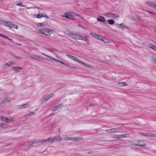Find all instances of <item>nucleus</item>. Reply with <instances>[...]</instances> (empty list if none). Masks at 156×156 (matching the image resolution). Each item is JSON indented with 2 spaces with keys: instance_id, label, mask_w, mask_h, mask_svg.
Wrapping results in <instances>:
<instances>
[{
  "instance_id": "nucleus-18",
  "label": "nucleus",
  "mask_w": 156,
  "mask_h": 156,
  "mask_svg": "<svg viewBox=\"0 0 156 156\" xmlns=\"http://www.w3.org/2000/svg\"><path fill=\"white\" fill-rule=\"evenodd\" d=\"M10 100V98L9 97H7L1 101V104H4L9 101Z\"/></svg>"
},
{
  "instance_id": "nucleus-4",
  "label": "nucleus",
  "mask_w": 156,
  "mask_h": 156,
  "mask_svg": "<svg viewBox=\"0 0 156 156\" xmlns=\"http://www.w3.org/2000/svg\"><path fill=\"white\" fill-rule=\"evenodd\" d=\"M133 144L136 146H145L146 145L145 143L141 140H136L134 141L133 143Z\"/></svg>"
},
{
  "instance_id": "nucleus-16",
  "label": "nucleus",
  "mask_w": 156,
  "mask_h": 156,
  "mask_svg": "<svg viewBox=\"0 0 156 156\" xmlns=\"http://www.w3.org/2000/svg\"><path fill=\"white\" fill-rule=\"evenodd\" d=\"M78 34H76L73 32H70L68 34V35L70 37L76 39L77 35H78Z\"/></svg>"
},
{
  "instance_id": "nucleus-57",
  "label": "nucleus",
  "mask_w": 156,
  "mask_h": 156,
  "mask_svg": "<svg viewBox=\"0 0 156 156\" xmlns=\"http://www.w3.org/2000/svg\"><path fill=\"white\" fill-rule=\"evenodd\" d=\"M58 132L59 133H61V129L60 128H59L58 129Z\"/></svg>"
},
{
  "instance_id": "nucleus-21",
  "label": "nucleus",
  "mask_w": 156,
  "mask_h": 156,
  "mask_svg": "<svg viewBox=\"0 0 156 156\" xmlns=\"http://www.w3.org/2000/svg\"><path fill=\"white\" fill-rule=\"evenodd\" d=\"M13 62H8V63L5 64L4 66V68H6L7 67L11 65H12V64H13Z\"/></svg>"
},
{
  "instance_id": "nucleus-30",
  "label": "nucleus",
  "mask_w": 156,
  "mask_h": 156,
  "mask_svg": "<svg viewBox=\"0 0 156 156\" xmlns=\"http://www.w3.org/2000/svg\"><path fill=\"white\" fill-rule=\"evenodd\" d=\"M44 22H42L41 23H37V27H41L44 25Z\"/></svg>"
},
{
  "instance_id": "nucleus-10",
  "label": "nucleus",
  "mask_w": 156,
  "mask_h": 156,
  "mask_svg": "<svg viewBox=\"0 0 156 156\" xmlns=\"http://www.w3.org/2000/svg\"><path fill=\"white\" fill-rule=\"evenodd\" d=\"M61 16L62 17H66L68 19L70 18L71 17L70 11L64 13L63 15H61Z\"/></svg>"
},
{
  "instance_id": "nucleus-55",
  "label": "nucleus",
  "mask_w": 156,
  "mask_h": 156,
  "mask_svg": "<svg viewBox=\"0 0 156 156\" xmlns=\"http://www.w3.org/2000/svg\"><path fill=\"white\" fill-rule=\"evenodd\" d=\"M147 12H148L150 13H151V14H155V13H154L152 12H150L149 11H147Z\"/></svg>"
},
{
  "instance_id": "nucleus-58",
  "label": "nucleus",
  "mask_w": 156,
  "mask_h": 156,
  "mask_svg": "<svg viewBox=\"0 0 156 156\" xmlns=\"http://www.w3.org/2000/svg\"><path fill=\"white\" fill-rule=\"evenodd\" d=\"M84 66L86 67H87V66H88V64L85 63Z\"/></svg>"
},
{
  "instance_id": "nucleus-59",
  "label": "nucleus",
  "mask_w": 156,
  "mask_h": 156,
  "mask_svg": "<svg viewBox=\"0 0 156 156\" xmlns=\"http://www.w3.org/2000/svg\"><path fill=\"white\" fill-rule=\"evenodd\" d=\"M91 66V65L88 64V66H87V67L90 68Z\"/></svg>"
},
{
  "instance_id": "nucleus-27",
  "label": "nucleus",
  "mask_w": 156,
  "mask_h": 156,
  "mask_svg": "<svg viewBox=\"0 0 156 156\" xmlns=\"http://www.w3.org/2000/svg\"><path fill=\"white\" fill-rule=\"evenodd\" d=\"M15 5L19 6L20 7H26V5H23L22 4V3L21 2H20V3H18L17 4H15Z\"/></svg>"
},
{
  "instance_id": "nucleus-49",
  "label": "nucleus",
  "mask_w": 156,
  "mask_h": 156,
  "mask_svg": "<svg viewBox=\"0 0 156 156\" xmlns=\"http://www.w3.org/2000/svg\"><path fill=\"white\" fill-rule=\"evenodd\" d=\"M24 105V108H27L30 105L28 104H27L23 105Z\"/></svg>"
},
{
  "instance_id": "nucleus-42",
  "label": "nucleus",
  "mask_w": 156,
  "mask_h": 156,
  "mask_svg": "<svg viewBox=\"0 0 156 156\" xmlns=\"http://www.w3.org/2000/svg\"><path fill=\"white\" fill-rule=\"evenodd\" d=\"M78 26L80 27H81V28L83 29H84V30H86V28L84 27V26H82V25H80V24H78Z\"/></svg>"
},
{
  "instance_id": "nucleus-17",
  "label": "nucleus",
  "mask_w": 156,
  "mask_h": 156,
  "mask_svg": "<svg viewBox=\"0 0 156 156\" xmlns=\"http://www.w3.org/2000/svg\"><path fill=\"white\" fill-rule=\"evenodd\" d=\"M118 26L119 28L123 27L122 30L124 31L125 30V29H126V27H127V26L123 23L118 24Z\"/></svg>"
},
{
  "instance_id": "nucleus-24",
  "label": "nucleus",
  "mask_w": 156,
  "mask_h": 156,
  "mask_svg": "<svg viewBox=\"0 0 156 156\" xmlns=\"http://www.w3.org/2000/svg\"><path fill=\"white\" fill-rule=\"evenodd\" d=\"M7 127L5 123H1L0 124V128H2L5 129Z\"/></svg>"
},
{
  "instance_id": "nucleus-50",
  "label": "nucleus",
  "mask_w": 156,
  "mask_h": 156,
  "mask_svg": "<svg viewBox=\"0 0 156 156\" xmlns=\"http://www.w3.org/2000/svg\"><path fill=\"white\" fill-rule=\"evenodd\" d=\"M76 16H79V17H80L83 20H84V18H83V16L81 15H80L78 14L77 13Z\"/></svg>"
},
{
  "instance_id": "nucleus-60",
  "label": "nucleus",
  "mask_w": 156,
  "mask_h": 156,
  "mask_svg": "<svg viewBox=\"0 0 156 156\" xmlns=\"http://www.w3.org/2000/svg\"><path fill=\"white\" fill-rule=\"evenodd\" d=\"M125 135H124V136H122V138H123V137H126V136H125Z\"/></svg>"
},
{
  "instance_id": "nucleus-15",
  "label": "nucleus",
  "mask_w": 156,
  "mask_h": 156,
  "mask_svg": "<svg viewBox=\"0 0 156 156\" xmlns=\"http://www.w3.org/2000/svg\"><path fill=\"white\" fill-rule=\"evenodd\" d=\"M14 120L11 117H9L8 118H7L5 116V119L4 121L9 123L12 122H13Z\"/></svg>"
},
{
  "instance_id": "nucleus-48",
  "label": "nucleus",
  "mask_w": 156,
  "mask_h": 156,
  "mask_svg": "<svg viewBox=\"0 0 156 156\" xmlns=\"http://www.w3.org/2000/svg\"><path fill=\"white\" fill-rule=\"evenodd\" d=\"M63 140H70V137H66V138H64V139H62V137H61Z\"/></svg>"
},
{
  "instance_id": "nucleus-62",
  "label": "nucleus",
  "mask_w": 156,
  "mask_h": 156,
  "mask_svg": "<svg viewBox=\"0 0 156 156\" xmlns=\"http://www.w3.org/2000/svg\"><path fill=\"white\" fill-rule=\"evenodd\" d=\"M133 20H135V18H133Z\"/></svg>"
},
{
  "instance_id": "nucleus-53",
  "label": "nucleus",
  "mask_w": 156,
  "mask_h": 156,
  "mask_svg": "<svg viewBox=\"0 0 156 156\" xmlns=\"http://www.w3.org/2000/svg\"><path fill=\"white\" fill-rule=\"evenodd\" d=\"M73 17H70V18H69V19L71 20H75L76 19Z\"/></svg>"
},
{
  "instance_id": "nucleus-33",
  "label": "nucleus",
  "mask_w": 156,
  "mask_h": 156,
  "mask_svg": "<svg viewBox=\"0 0 156 156\" xmlns=\"http://www.w3.org/2000/svg\"><path fill=\"white\" fill-rule=\"evenodd\" d=\"M24 108L23 105H20L17 106V109H20L23 108Z\"/></svg>"
},
{
  "instance_id": "nucleus-37",
  "label": "nucleus",
  "mask_w": 156,
  "mask_h": 156,
  "mask_svg": "<svg viewBox=\"0 0 156 156\" xmlns=\"http://www.w3.org/2000/svg\"><path fill=\"white\" fill-rule=\"evenodd\" d=\"M54 60H55V61H56L59 62L61 63L62 64H63L64 65H66H66H67V64H66L65 63H64V62H62L61 61L58 60L57 59H55V58H54Z\"/></svg>"
},
{
  "instance_id": "nucleus-40",
  "label": "nucleus",
  "mask_w": 156,
  "mask_h": 156,
  "mask_svg": "<svg viewBox=\"0 0 156 156\" xmlns=\"http://www.w3.org/2000/svg\"><path fill=\"white\" fill-rule=\"evenodd\" d=\"M41 13H39L36 16V17L37 18H41L43 17V16H41Z\"/></svg>"
},
{
  "instance_id": "nucleus-38",
  "label": "nucleus",
  "mask_w": 156,
  "mask_h": 156,
  "mask_svg": "<svg viewBox=\"0 0 156 156\" xmlns=\"http://www.w3.org/2000/svg\"><path fill=\"white\" fill-rule=\"evenodd\" d=\"M6 38V39H8V40H9L11 42H12V43H13L15 44H16L20 45V44H18L17 43H15V42L12 39H11L9 38V37H8V38Z\"/></svg>"
},
{
  "instance_id": "nucleus-34",
  "label": "nucleus",
  "mask_w": 156,
  "mask_h": 156,
  "mask_svg": "<svg viewBox=\"0 0 156 156\" xmlns=\"http://www.w3.org/2000/svg\"><path fill=\"white\" fill-rule=\"evenodd\" d=\"M151 61L152 63L156 64V58H153L151 59Z\"/></svg>"
},
{
  "instance_id": "nucleus-51",
  "label": "nucleus",
  "mask_w": 156,
  "mask_h": 156,
  "mask_svg": "<svg viewBox=\"0 0 156 156\" xmlns=\"http://www.w3.org/2000/svg\"><path fill=\"white\" fill-rule=\"evenodd\" d=\"M14 57L18 59H21V58L20 57L15 56Z\"/></svg>"
},
{
  "instance_id": "nucleus-54",
  "label": "nucleus",
  "mask_w": 156,
  "mask_h": 156,
  "mask_svg": "<svg viewBox=\"0 0 156 156\" xmlns=\"http://www.w3.org/2000/svg\"><path fill=\"white\" fill-rule=\"evenodd\" d=\"M70 140H74V137H70Z\"/></svg>"
},
{
  "instance_id": "nucleus-56",
  "label": "nucleus",
  "mask_w": 156,
  "mask_h": 156,
  "mask_svg": "<svg viewBox=\"0 0 156 156\" xmlns=\"http://www.w3.org/2000/svg\"><path fill=\"white\" fill-rule=\"evenodd\" d=\"M94 104H93L92 103H91V104H90L89 105V106H91L93 105H94Z\"/></svg>"
},
{
  "instance_id": "nucleus-13",
  "label": "nucleus",
  "mask_w": 156,
  "mask_h": 156,
  "mask_svg": "<svg viewBox=\"0 0 156 156\" xmlns=\"http://www.w3.org/2000/svg\"><path fill=\"white\" fill-rule=\"evenodd\" d=\"M119 130L117 128H113L112 129H107L105 130V132L109 133H112L115 132H118Z\"/></svg>"
},
{
  "instance_id": "nucleus-11",
  "label": "nucleus",
  "mask_w": 156,
  "mask_h": 156,
  "mask_svg": "<svg viewBox=\"0 0 156 156\" xmlns=\"http://www.w3.org/2000/svg\"><path fill=\"white\" fill-rule=\"evenodd\" d=\"M66 56L77 62H78V61H79V59L76 57L74 56H73L70 55L68 54H66Z\"/></svg>"
},
{
  "instance_id": "nucleus-23",
  "label": "nucleus",
  "mask_w": 156,
  "mask_h": 156,
  "mask_svg": "<svg viewBox=\"0 0 156 156\" xmlns=\"http://www.w3.org/2000/svg\"><path fill=\"white\" fill-rule=\"evenodd\" d=\"M12 68L17 72H19L20 71V69H22V68L17 66L13 67Z\"/></svg>"
},
{
  "instance_id": "nucleus-43",
  "label": "nucleus",
  "mask_w": 156,
  "mask_h": 156,
  "mask_svg": "<svg viewBox=\"0 0 156 156\" xmlns=\"http://www.w3.org/2000/svg\"><path fill=\"white\" fill-rule=\"evenodd\" d=\"M0 37H2L4 38H8V37L7 36H6L5 35H4L1 34L0 33Z\"/></svg>"
},
{
  "instance_id": "nucleus-3",
  "label": "nucleus",
  "mask_w": 156,
  "mask_h": 156,
  "mask_svg": "<svg viewBox=\"0 0 156 156\" xmlns=\"http://www.w3.org/2000/svg\"><path fill=\"white\" fill-rule=\"evenodd\" d=\"M53 30L47 28L41 29L38 30L39 33L48 35H50L53 33Z\"/></svg>"
},
{
  "instance_id": "nucleus-6",
  "label": "nucleus",
  "mask_w": 156,
  "mask_h": 156,
  "mask_svg": "<svg viewBox=\"0 0 156 156\" xmlns=\"http://www.w3.org/2000/svg\"><path fill=\"white\" fill-rule=\"evenodd\" d=\"M146 4L154 9H156V3L151 1H147L145 2Z\"/></svg>"
},
{
  "instance_id": "nucleus-12",
  "label": "nucleus",
  "mask_w": 156,
  "mask_h": 156,
  "mask_svg": "<svg viewBox=\"0 0 156 156\" xmlns=\"http://www.w3.org/2000/svg\"><path fill=\"white\" fill-rule=\"evenodd\" d=\"M97 20L98 21L103 22L105 24L107 23L106 21L105 18L101 16H100L98 17L97 19Z\"/></svg>"
},
{
  "instance_id": "nucleus-46",
  "label": "nucleus",
  "mask_w": 156,
  "mask_h": 156,
  "mask_svg": "<svg viewBox=\"0 0 156 156\" xmlns=\"http://www.w3.org/2000/svg\"><path fill=\"white\" fill-rule=\"evenodd\" d=\"M126 82H122L120 83V86H123L126 85Z\"/></svg>"
},
{
  "instance_id": "nucleus-35",
  "label": "nucleus",
  "mask_w": 156,
  "mask_h": 156,
  "mask_svg": "<svg viewBox=\"0 0 156 156\" xmlns=\"http://www.w3.org/2000/svg\"><path fill=\"white\" fill-rule=\"evenodd\" d=\"M120 17L119 15L117 14H115V15H114V17L113 18H116L117 19H118Z\"/></svg>"
},
{
  "instance_id": "nucleus-14",
  "label": "nucleus",
  "mask_w": 156,
  "mask_h": 156,
  "mask_svg": "<svg viewBox=\"0 0 156 156\" xmlns=\"http://www.w3.org/2000/svg\"><path fill=\"white\" fill-rule=\"evenodd\" d=\"M63 106L62 104H60L58 105H56L52 109L53 111H55L58 109L61 108Z\"/></svg>"
},
{
  "instance_id": "nucleus-39",
  "label": "nucleus",
  "mask_w": 156,
  "mask_h": 156,
  "mask_svg": "<svg viewBox=\"0 0 156 156\" xmlns=\"http://www.w3.org/2000/svg\"><path fill=\"white\" fill-rule=\"evenodd\" d=\"M42 54L43 55H45L50 58H51V59H52V60H54V58L53 57H51L50 56H49L48 55H47L46 54H45L44 53H42Z\"/></svg>"
},
{
  "instance_id": "nucleus-36",
  "label": "nucleus",
  "mask_w": 156,
  "mask_h": 156,
  "mask_svg": "<svg viewBox=\"0 0 156 156\" xmlns=\"http://www.w3.org/2000/svg\"><path fill=\"white\" fill-rule=\"evenodd\" d=\"M5 118V116L3 115H0V120L4 121Z\"/></svg>"
},
{
  "instance_id": "nucleus-41",
  "label": "nucleus",
  "mask_w": 156,
  "mask_h": 156,
  "mask_svg": "<svg viewBox=\"0 0 156 156\" xmlns=\"http://www.w3.org/2000/svg\"><path fill=\"white\" fill-rule=\"evenodd\" d=\"M124 135H117L115 136V138H122V136Z\"/></svg>"
},
{
  "instance_id": "nucleus-1",
  "label": "nucleus",
  "mask_w": 156,
  "mask_h": 156,
  "mask_svg": "<svg viewBox=\"0 0 156 156\" xmlns=\"http://www.w3.org/2000/svg\"><path fill=\"white\" fill-rule=\"evenodd\" d=\"M62 140L60 136H57L52 137H49L46 139L34 140L33 141V143L43 144L47 141L49 143L52 144L58 141H60Z\"/></svg>"
},
{
  "instance_id": "nucleus-32",
  "label": "nucleus",
  "mask_w": 156,
  "mask_h": 156,
  "mask_svg": "<svg viewBox=\"0 0 156 156\" xmlns=\"http://www.w3.org/2000/svg\"><path fill=\"white\" fill-rule=\"evenodd\" d=\"M71 17H75L76 16V13L70 11Z\"/></svg>"
},
{
  "instance_id": "nucleus-22",
  "label": "nucleus",
  "mask_w": 156,
  "mask_h": 156,
  "mask_svg": "<svg viewBox=\"0 0 156 156\" xmlns=\"http://www.w3.org/2000/svg\"><path fill=\"white\" fill-rule=\"evenodd\" d=\"M10 28H12L17 29H18L19 27L17 25L12 23Z\"/></svg>"
},
{
  "instance_id": "nucleus-31",
  "label": "nucleus",
  "mask_w": 156,
  "mask_h": 156,
  "mask_svg": "<svg viewBox=\"0 0 156 156\" xmlns=\"http://www.w3.org/2000/svg\"><path fill=\"white\" fill-rule=\"evenodd\" d=\"M83 139L82 137H74V140L76 141H78L81 140Z\"/></svg>"
},
{
  "instance_id": "nucleus-8",
  "label": "nucleus",
  "mask_w": 156,
  "mask_h": 156,
  "mask_svg": "<svg viewBox=\"0 0 156 156\" xmlns=\"http://www.w3.org/2000/svg\"><path fill=\"white\" fill-rule=\"evenodd\" d=\"M140 135L143 136H149L152 137H156V136L154 134L147 133H140Z\"/></svg>"
},
{
  "instance_id": "nucleus-29",
  "label": "nucleus",
  "mask_w": 156,
  "mask_h": 156,
  "mask_svg": "<svg viewBox=\"0 0 156 156\" xmlns=\"http://www.w3.org/2000/svg\"><path fill=\"white\" fill-rule=\"evenodd\" d=\"M54 96V94L52 93L51 94L49 95H48L47 96H46V98L48 99V100L51 98L52 97Z\"/></svg>"
},
{
  "instance_id": "nucleus-9",
  "label": "nucleus",
  "mask_w": 156,
  "mask_h": 156,
  "mask_svg": "<svg viewBox=\"0 0 156 156\" xmlns=\"http://www.w3.org/2000/svg\"><path fill=\"white\" fill-rule=\"evenodd\" d=\"M77 36L76 38V39L78 40H83L86 41H88L89 40L88 38L87 37H84L83 36H81L80 34H78V35H77Z\"/></svg>"
},
{
  "instance_id": "nucleus-26",
  "label": "nucleus",
  "mask_w": 156,
  "mask_h": 156,
  "mask_svg": "<svg viewBox=\"0 0 156 156\" xmlns=\"http://www.w3.org/2000/svg\"><path fill=\"white\" fill-rule=\"evenodd\" d=\"M35 114V113L33 112H30L29 113H27L25 115V117H28L31 115H33Z\"/></svg>"
},
{
  "instance_id": "nucleus-47",
  "label": "nucleus",
  "mask_w": 156,
  "mask_h": 156,
  "mask_svg": "<svg viewBox=\"0 0 156 156\" xmlns=\"http://www.w3.org/2000/svg\"><path fill=\"white\" fill-rule=\"evenodd\" d=\"M41 16H43V17H47L48 18V16H47L44 13H41Z\"/></svg>"
},
{
  "instance_id": "nucleus-19",
  "label": "nucleus",
  "mask_w": 156,
  "mask_h": 156,
  "mask_svg": "<svg viewBox=\"0 0 156 156\" xmlns=\"http://www.w3.org/2000/svg\"><path fill=\"white\" fill-rule=\"evenodd\" d=\"M148 46L149 48L152 49L153 50L156 51V46L155 45L151 44H148Z\"/></svg>"
},
{
  "instance_id": "nucleus-61",
  "label": "nucleus",
  "mask_w": 156,
  "mask_h": 156,
  "mask_svg": "<svg viewBox=\"0 0 156 156\" xmlns=\"http://www.w3.org/2000/svg\"><path fill=\"white\" fill-rule=\"evenodd\" d=\"M50 51H51V52H53V50H50Z\"/></svg>"
},
{
  "instance_id": "nucleus-7",
  "label": "nucleus",
  "mask_w": 156,
  "mask_h": 156,
  "mask_svg": "<svg viewBox=\"0 0 156 156\" xmlns=\"http://www.w3.org/2000/svg\"><path fill=\"white\" fill-rule=\"evenodd\" d=\"M28 55L30 57L36 60H38L39 58H40V56H38L36 55L30 53Z\"/></svg>"
},
{
  "instance_id": "nucleus-25",
  "label": "nucleus",
  "mask_w": 156,
  "mask_h": 156,
  "mask_svg": "<svg viewBox=\"0 0 156 156\" xmlns=\"http://www.w3.org/2000/svg\"><path fill=\"white\" fill-rule=\"evenodd\" d=\"M107 22L108 23L111 25L113 24L115 22V21L113 20H108Z\"/></svg>"
},
{
  "instance_id": "nucleus-28",
  "label": "nucleus",
  "mask_w": 156,
  "mask_h": 156,
  "mask_svg": "<svg viewBox=\"0 0 156 156\" xmlns=\"http://www.w3.org/2000/svg\"><path fill=\"white\" fill-rule=\"evenodd\" d=\"M48 101V99H47L46 97L42 98L41 100L42 102H46Z\"/></svg>"
},
{
  "instance_id": "nucleus-20",
  "label": "nucleus",
  "mask_w": 156,
  "mask_h": 156,
  "mask_svg": "<svg viewBox=\"0 0 156 156\" xmlns=\"http://www.w3.org/2000/svg\"><path fill=\"white\" fill-rule=\"evenodd\" d=\"M105 15L108 17H110L112 18H113L114 15H115V14L109 12H107L105 13Z\"/></svg>"
},
{
  "instance_id": "nucleus-45",
  "label": "nucleus",
  "mask_w": 156,
  "mask_h": 156,
  "mask_svg": "<svg viewBox=\"0 0 156 156\" xmlns=\"http://www.w3.org/2000/svg\"><path fill=\"white\" fill-rule=\"evenodd\" d=\"M66 66L69 67V68H75V67L73 66H71L69 64H67V65H66Z\"/></svg>"
},
{
  "instance_id": "nucleus-44",
  "label": "nucleus",
  "mask_w": 156,
  "mask_h": 156,
  "mask_svg": "<svg viewBox=\"0 0 156 156\" xmlns=\"http://www.w3.org/2000/svg\"><path fill=\"white\" fill-rule=\"evenodd\" d=\"M78 62L83 65H84V64L85 63V62H83L82 61L80 60H79V61H78Z\"/></svg>"
},
{
  "instance_id": "nucleus-2",
  "label": "nucleus",
  "mask_w": 156,
  "mask_h": 156,
  "mask_svg": "<svg viewBox=\"0 0 156 156\" xmlns=\"http://www.w3.org/2000/svg\"><path fill=\"white\" fill-rule=\"evenodd\" d=\"M90 35L94 38H96L97 39L104 42L105 43H108L109 42L108 40L103 37L101 35H98L94 32H90Z\"/></svg>"
},
{
  "instance_id": "nucleus-52",
  "label": "nucleus",
  "mask_w": 156,
  "mask_h": 156,
  "mask_svg": "<svg viewBox=\"0 0 156 156\" xmlns=\"http://www.w3.org/2000/svg\"><path fill=\"white\" fill-rule=\"evenodd\" d=\"M34 144V143H33V141L32 142H28V144L29 145H32Z\"/></svg>"
},
{
  "instance_id": "nucleus-5",
  "label": "nucleus",
  "mask_w": 156,
  "mask_h": 156,
  "mask_svg": "<svg viewBox=\"0 0 156 156\" xmlns=\"http://www.w3.org/2000/svg\"><path fill=\"white\" fill-rule=\"evenodd\" d=\"M12 23L0 19V24L10 27Z\"/></svg>"
}]
</instances>
